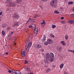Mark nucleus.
Masks as SVG:
<instances>
[{
  "mask_svg": "<svg viewBox=\"0 0 74 74\" xmlns=\"http://www.w3.org/2000/svg\"><path fill=\"white\" fill-rule=\"evenodd\" d=\"M46 59L47 60H49L50 62H52L53 61V58L51 57L50 54L47 53L46 54Z\"/></svg>",
  "mask_w": 74,
  "mask_h": 74,
  "instance_id": "obj_2",
  "label": "nucleus"
},
{
  "mask_svg": "<svg viewBox=\"0 0 74 74\" xmlns=\"http://www.w3.org/2000/svg\"><path fill=\"white\" fill-rule=\"evenodd\" d=\"M36 25L33 24L32 25V30H34V29H36Z\"/></svg>",
  "mask_w": 74,
  "mask_h": 74,
  "instance_id": "obj_14",
  "label": "nucleus"
},
{
  "mask_svg": "<svg viewBox=\"0 0 74 74\" xmlns=\"http://www.w3.org/2000/svg\"><path fill=\"white\" fill-rule=\"evenodd\" d=\"M68 51L69 52H72V50H68Z\"/></svg>",
  "mask_w": 74,
  "mask_h": 74,
  "instance_id": "obj_41",
  "label": "nucleus"
},
{
  "mask_svg": "<svg viewBox=\"0 0 74 74\" xmlns=\"http://www.w3.org/2000/svg\"><path fill=\"white\" fill-rule=\"evenodd\" d=\"M16 40V38H15L14 39V41H15Z\"/></svg>",
  "mask_w": 74,
  "mask_h": 74,
  "instance_id": "obj_62",
  "label": "nucleus"
},
{
  "mask_svg": "<svg viewBox=\"0 0 74 74\" xmlns=\"http://www.w3.org/2000/svg\"><path fill=\"white\" fill-rule=\"evenodd\" d=\"M28 74H32V73L30 72V73H28Z\"/></svg>",
  "mask_w": 74,
  "mask_h": 74,
  "instance_id": "obj_58",
  "label": "nucleus"
},
{
  "mask_svg": "<svg viewBox=\"0 0 74 74\" xmlns=\"http://www.w3.org/2000/svg\"><path fill=\"white\" fill-rule=\"evenodd\" d=\"M8 39L9 40H11V36H10L8 37Z\"/></svg>",
  "mask_w": 74,
  "mask_h": 74,
  "instance_id": "obj_38",
  "label": "nucleus"
},
{
  "mask_svg": "<svg viewBox=\"0 0 74 74\" xmlns=\"http://www.w3.org/2000/svg\"><path fill=\"white\" fill-rule=\"evenodd\" d=\"M1 21V18H0V22Z\"/></svg>",
  "mask_w": 74,
  "mask_h": 74,
  "instance_id": "obj_63",
  "label": "nucleus"
},
{
  "mask_svg": "<svg viewBox=\"0 0 74 74\" xmlns=\"http://www.w3.org/2000/svg\"><path fill=\"white\" fill-rule=\"evenodd\" d=\"M45 67H48V66H45Z\"/></svg>",
  "mask_w": 74,
  "mask_h": 74,
  "instance_id": "obj_60",
  "label": "nucleus"
},
{
  "mask_svg": "<svg viewBox=\"0 0 74 74\" xmlns=\"http://www.w3.org/2000/svg\"><path fill=\"white\" fill-rule=\"evenodd\" d=\"M2 14V12H0V15H1Z\"/></svg>",
  "mask_w": 74,
  "mask_h": 74,
  "instance_id": "obj_51",
  "label": "nucleus"
},
{
  "mask_svg": "<svg viewBox=\"0 0 74 74\" xmlns=\"http://www.w3.org/2000/svg\"><path fill=\"white\" fill-rule=\"evenodd\" d=\"M25 64H27V63H28V61H27L26 60H25Z\"/></svg>",
  "mask_w": 74,
  "mask_h": 74,
  "instance_id": "obj_36",
  "label": "nucleus"
},
{
  "mask_svg": "<svg viewBox=\"0 0 74 74\" xmlns=\"http://www.w3.org/2000/svg\"><path fill=\"white\" fill-rule=\"evenodd\" d=\"M14 44L15 45H16V43L15 42L14 43Z\"/></svg>",
  "mask_w": 74,
  "mask_h": 74,
  "instance_id": "obj_61",
  "label": "nucleus"
},
{
  "mask_svg": "<svg viewBox=\"0 0 74 74\" xmlns=\"http://www.w3.org/2000/svg\"><path fill=\"white\" fill-rule=\"evenodd\" d=\"M7 26V25L6 24V23H3L1 27H2V28H4V27H5Z\"/></svg>",
  "mask_w": 74,
  "mask_h": 74,
  "instance_id": "obj_13",
  "label": "nucleus"
},
{
  "mask_svg": "<svg viewBox=\"0 0 74 74\" xmlns=\"http://www.w3.org/2000/svg\"><path fill=\"white\" fill-rule=\"evenodd\" d=\"M64 17H61V19H64Z\"/></svg>",
  "mask_w": 74,
  "mask_h": 74,
  "instance_id": "obj_49",
  "label": "nucleus"
},
{
  "mask_svg": "<svg viewBox=\"0 0 74 74\" xmlns=\"http://www.w3.org/2000/svg\"><path fill=\"white\" fill-rule=\"evenodd\" d=\"M61 43L63 45H66V43H65V42H64V41H61Z\"/></svg>",
  "mask_w": 74,
  "mask_h": 74,
  "instance_id": "obj_22",
  "label": "nucleus"
},
{
  "mask_svg": "<svg viewBox=\"0 0 74 74\" xmlns=\"http://www.w3.org/2000/svg\"><path fill=\"white\" fill-rule=\"evenodd\" d=\"M64 66V64L63 63L61 64L60 66V69H62L63 67Z\"/></svg>",
  "mask_w": 74,
  "mask_h": 74,
  "instance_id": "obj_16",
  "label": "nucleus"
},
{
  "mask_svg": "<svg viewBox=\"0 0 74 74\" xmlns=\"http://www.w3.org/2000/svg\"><path fill=\"white\" fill-rule=\"evenodd\" d=\"M62 49V47H59V48H57V49L58 51L59 52H60L61 51V49Z\"/></svg>",
  "mask_w": 74,
  "mask_h": 74,
  "instance_id": "obj_20",
  "label": "nucleus"
},
{
  "mask_svg": "<svg viewBox=\"0 0 74 74\" xmlns=\"http://www.w3.org/2000/svg\"><path fill=\"white\" fill-rule=\"evenodd\" d=\"M65 1L66 2V3H67V2L68 1L67 0H65Z\"/></svg>",
  "mask_w": 74,
  "mask_h": 74,
  "instance_id": "obj_54",
  "label": "nucleus"
},
{
  "mask_svg": "<svg viewBox=\"0 0 74 74\" xmlns=\"http://www.w3.org/2000/svg\"><path fill=\"white\" fill-rule=\"evenodd\" d=\"M35 47L36 48H40L41 47V46L39 44H37L35 45Z\"/></svg>",
  "mask_w": 74,
  "mask_h": 74,
  "instance_id": "obj_4",
  "label": "nucleus"
},
{
  "mask_svg": "<svg viewBox=\"0 0 74 74\" xmlns=\"http://www.w3.org/2000/svg\"><path fill=\"white\" fill-rule=\"evenodd\" d=\"M73 2L70 1L68 3V4H69V5H71V4H73Z\"/></svg>",
  "mask_w": 74,
  "mask_h": 74,
  "instance_id": "obj_25",
  "label": "nucleus"
},
{
  "mask_svg": "<svg viewBox=\"0 0 74 74\" xmlns=\"http://www.w3.org/2000/svg\"><path fill=\"white\" fill-rule=\"evenodd\" d=\"M35 20H32V21H31L30 22V23H34V22H35Z\"/></svg>",
  "mask_w": 74,
  "mask_h": 74,
  "instance_id": "obj_28",
  "label": "nucleus"
},
{
  "mask_svg": "<svg viewBox=\"0 0 74 74\" xmlns=\"http://www.w3.org/2000/svg\"><path fill=\"white\" fill-rule=\"evenodd\" d=\"M29 21H27L26 24H27V23H29Z\"/></svg>",
  "mask_w": 74,
  "mask_h": 74,
  "instance_id": "obj_56",
  "label": "nucleus"
},
{
  "mask_svg": "<svg viewBox=\"0 0 74 74\" xmlns=\"http://www.w3.org/2000/svg\"><path fill=\"white\" fill-rule=\"evenodd\" d=\"M50 71H51V69L49 68H48L46 70V73H47L49 72Z\"/></svg>",
  "mask_w": 74,
  "mask_h": 74,
  "instance_id": "obj_18",
  "label": "nucleus"
},
{
  "mask_svg": "<svg viewBox=\"0 0 74 74\" xmlns=\"http://www.w3.org/2000/svg\"><path fill=\"white\" fill-rule=\"evenodd\" d=\"M32 43L31 42H30L28 44V47H31V46H32Z\"/></svg>",
  "mask_w": 74,
  "mask_h": 74,
  "instance_id": "obj_21",
  "label": "nucleus"
},
{
  "mask_svg": "<svg viewBox=\"0 0 74 74\" xmlns=\"http://www.w3.org/2000/svg\"><path fill=\"white\" fill-rule=\"evenodd\" d=\"M61 23H63V24H64V23H65V21H62L61 22Z\"/></svg>",
  "mask_w": 74,
  "mask_h": 74,
  "instance_id": "obj_46",
  "label": "nucleus"
},
{
  "mask_svg": "<svg viewBox=\"0 0 74 74\" xmlns=\"http://www.w3.org/2000/svg\"><path fill=\"white\" fill-rule=\"evenodd\" d=\"M39 7H40V8H41V10H43V6H42V5H40Z\"/></svg>",
  "mask_w": 74,
  "mask_h": 74,
  "instance_id": "obj_33",
  "label": "nucleus"
},
{
  "mask_svg": "<svg viewBox=\"0 0 74 74\" xmlns=\"http://www.w3.org/2000/svg\"><path fill=\"white\" fill-rule=\"evenodd\" d=\"M58 1L57 0H52L50 2V5L53 7L56 8L57 5Z\"/></svg>",
  "mask_w": 74,
  "mask_h": 74,
  "instance_id": "obj_1",
  "label": "nucleus"
},
{
  "mask_svg": "<svg viewBox=\"0 0 74 74\" xmlns=\"http://www.w3.org/2000/svg\"><path fill=\"white\" fill-rule=\"evenodd\" d=\"M6 53V55H8V53H7V52H6V53Z\"/></svg>",
  "mask_w": 74,
  "mask_h": 74,
  "instance_id": "obj_59",
  "label": "nucleus"
},
{
  "mask_svg": "<svg viewBox=\"0 0 74 74\" xmlns=\"http://www.w3.org/2000/svg\"><path fill=\"white\" fill-rule=\"evenodd\" d=\"M44 44L45 45H48L49 44L48 43V41L47 42H45L44 43Z\"/></svg>",
  "mask_w": 74,
  "mask_h": 74,
  "instance_id": "obj_27",
  "label": "nucleus"
},
{
  "mask_svg": "<svg viewBox=\"0 0 74 74\" xmlns=\"http://www.w3.org/2000/svg\"><path fill=\"white\" fill-rule=\"evenodd\" d=\"M12 74H16V71L15 70H12Z\"/></svg>",
  "mask_w": 74,
  "mask_h": 74,
  "instance_id": "obj_17",
  "label": "nucleus"
},
{
  "mask_svg": "<svg viewBox=\"0 0 74 74\" xmlns=\"http://www.w3.org/2000/svg\"><path fill=\"white\" fill-rule=\"evenodd\" d=\"M2 34L3 36H4L5 35V32L4 31H2Z\"/></svg>",
  "mask_w": 74,
  "mask_h": 74,
  "instance_id": "obj_32",
  "label": "nucleus"
},
{
  "mask_svg": "<svg viewBox=\"0 0 74 74\" xmlns=\"http://www.w3.org/2000/svg\"><path fill=\"white\" fill-rule=\"evenodd\" d=\"M52 67L55 68V65H53L52 66Z\"/></svg>",
  "mask_w": 74,
  "mask_h": 74,
  "instance_id": "obj_53",
  "label": "nucleus"
},
{
  "mask_svg": "<svg viewBox=\"0 0 74 74\" xmlns=\"http://www.w3.org/2000/svg\"><path fill=\"white\" fill-rule=\"evenodd\" d=\"M25 49L27 51V52H29V48L28 47V46H25Z\"/></svg>",
  "mask_w": 74,
  "mask_h": 74,
  "instance_id": "obj_19",
  "label": "nucleus"
},
{
  "mask_svg": "<svg viewBox=\"0 0 74 74\" xmlns=\"http://www.w3.org/2000/svg\"><path fill=\"white\" fill-rule=\"evenodd\" d=\"M40 52H44V50L43 49H41L40 50Z\"/></svg>",
  "mask_w": 74,
  "mask_h": 74,
  "instance_id": "obj_35",
  "label": "nucleus"
},
{
  "mask_svg": "<svg viewBox=\"0 0 74 74\" xmlns=\"http://www.w3.org/2000/svg\"><path fill=\"white\" fill-rule=\"evenodd\" d=\"M54 13L55 14H59L60 13V12H58L57 11H55L54 12Z\"/></svg>",
  "mask_w": 74,
  "mask_h": 74,
  "instance_id": "obj_34",
  "label": "nucleus"
},
{
  "mask_svg": "<svg viewBox=\"0 0 74 74\" xmlns=\"http://www.w3.org/2000/svg\"><path fill=\"white\" fill-rule=\"evenodd\" d=\"M29 28H31L32 29V25H29Z\"/></svg>",
  "mask_w": 74,
  "mask_h": 74,
  "instance_id": "obj_45",
  "label": "nucleus"
},
{
  "mask_svg": "<svg viewBox=\"0 0 74 74\" xmlns=\"http://www.w3.org/2000/svg\"><path fill=\"white\" fill-rule=\"evenodd\" d=\"M45 63H48V61H47V60H45Z\"/></svg>",
  "mask_w": 74,
  "mask_h": 74,
  "instance_id": "obj_44",
  "label": "nucleus"
},
{
  "mask_svg": "<svg viewBox=\"0 0 74 74\" xmlns=\"http://www.w3.org/2000/svg\"><path fill=\"white\" fill-rule=\"evenodd\" d=\"M44 1H47L48 0H43Z\"/></svg>",
  "mask_w": 74,
  "mask_h": 74,
  "instance_id": "obj_52",
  "label": "nucleus"
},
{
  "mask_svg": "<svg viewBox=\"0 0 74 74\" xmlns=\"http://www.w3.org/2000/svg\"><path fill=\"white\" fill-rule=\"evenodd\" d=\"M25 69L26 70H27L28 71H30V68H29L28 67H26L25 68Z\"/></svg>",
  "mask_w": 74,
  "mask_h": 74,
  "instance_id": "obj_26",
  "label": "nucleus"
},
{
  "mask_svg": "<svg viewBox=\"0 0 74 74\" xmlns=\"http://www.w3.org/2000/svg\"><path fill=\"white\" fill-rule=\"evenodd\" d=\"M47 42H48L49 44H52L53 41L51 39H49L47 40Z\"/></svg>",
  "mask_w": 74,
  "mask_h": 74,
  "instance_id": "obj_3",
  "label": "nucleus"
},
{
  "mask_svg": "<svg viewBox=\"0 0 74 74\" xmlns=\"http://www.w3.org/2000/svg\"><path fill=\"white\" fill-rule=\"evenodd\" d=\"M9 5L10 7H15L16 5V4L14 3L11 2L10 4Z\"/></svg>",
  "mask_w": 74,
  "mask_h": 74,
  "instance_id": "obj_6",
  "label": "nucleus"
},
{
  "mask_svg": "<svg viewBox=\"0 0 74 74\" xmlns=\"http://www.w3.org/2000/svg\"><path fill=\"white\" fill-rule=\"evenodd\" d=\"M50 36L51 37H53V38H54L55 37V36H53L52 34H50Z\"/></svg>",
  "mask_w": 74,
  "mask_h": 74,
  "instance_id": "obj_31",
  "label": "nucleus"
},
{
  "mask_svg": "<svg viewBox=\"0 0 74 74\" xmlns=\"http://www.w3.org/2000/svg\"><path fill=\"white\" fill-rule=\"evenodd\" d=\"M45 23H46L45 21L44 20H43V22H42L40 24L42 25V27H44V25L45 24Z\"/></svg>",
  "mask_w": 74,
  "mask_h": 74,
  "instance_id": "obj_7",
  "label": "nucleus"
},
{
  "mask_svg": "<svg viewBox=\"0 0 74 74\" xmlns=\"http://www.w3.org/2000/svg\"><path fill=\"white\" fill-rule=\"evenodd\" d=\"M56 27V25H52V28L53 29H54V28H55Z\"/></svg>",
  "mask_w": 74,
  "mask_h": 74,
  "instance_id": "obj_37",
  "label": "nucleus"
},
{
  "mask_svg": "<svg viewBox=\"0 0 74 74\" xmlns=\"http://www.w3.org/2000/svg\"><path fill=\"white\" fill-rule=\"evenodd\" d=\"M8 71L9 73H12V71H11L10 70H8Z\"/></svg>",
  "mask_w": 74,
  "mask_h": 74,
  "instance_id": "obj_42",
  "label": "nucleus"
},
{
  "mask_svg": "<svg viewBox=\"0 0 74 74\" xmlns=\"http://www.w3.org/2000/svg\"><path fill=\"white\" fill-rule=\"evenodd\" d=\"M26 42L27 43H30V42H30V40L29 39H27Z\"/></svg>",
  "mask_w": 74,
  "mask_h": 74,
  "instance_id": "obj_29",
  "label": "nucleus"
},
{
  "mask_svg": "<svg viewBox=\"0 0 74 74\" xmlns=\"http://www.w3.org/2000/svg\"><path fill=\"white\" fill-rule=\"evenodd\" d=\"M14 26H19V22L15 23L14 24Z\"/></svg>",
  "mask_w": 74,
  "mask_h": 74,
  "instance_id": "obj_15",
  "label": "nucleus"
},
{
  "mask_svg": "<svg viewBox=\"0 0 74 74\" xmlns=\"http://www.w3.org/2000/svg\"><path fill=\"white\" fill-rule=\"evenodd\" d=\"M13 18L14 19H18L19 18V15L17 14H14Z\"/></svg>",
  "mask_w": 74,
  "mask_h": 74,
  "instance_id": "obj_5",
  "label": "nucleus"
},
{
  "mask_svg": "<svg viewBox=\"0 0 74 74\" xmlns=\"http://www.w3.org/2000/svg\"><path fill=\"white\" fill-rule=\"evenodd\" d=\"M22 1V0H16V2L17 3H21Z\"/></svg>",
  "mask_w": 74,
  "mask_h": 74,
  "instance_id": "obj_12",
  "label": "nucleus"
},
{
  "mask_svg": "<svg viewBox=\"0 0 74 74\" xmlns=\"http://www.w3.org/2000/svg\"><path fill=\"white\" fill-rule=\"evenodd\" d=\"M38 16V15H37V14L35 15L34 16V18H36V17H37V16Z\"/></svg>",
  "mask_w": 74,
  "mask_h": 74,
  "instance_id": "obj_40",
  "label": "nucleus"
},
{
  "mask_svg": "<svg viewBox=\"0 0 74 74\" xmlns=\"http://www.w3.org/2000/svg\"><path fill=\"white\" fill-rule=\"evenodd\" d=\"M65 38L66 40H68L69 39V36L67 35H66L65 36Z\"/></svg>",
  "mask_w": 74,
  "mask_h": 74,
  "instance_id": "obj_24",
  "label": "nucleus"
},
{
  "mask_svg": "<svg viewBox=\"0 0 74 74\" xmlns=\"http://www.w3.org/2000/svg\"><path fill=\"white\" fill-rule=\"evenodd\" d=\"M34 30V32L35 34H37L38 31V28H36Z\"/></svg>",
  "mask_w": 74,
  "mask_h": 74,
  "instance_id": "obj_8",
  "label": "nucleus"
},
{
  "mask_svg": "<svg viewBox=\"0 0 74 74\" xmlns=\"http://www.w3.org/2000/svg\"><path fill=\"white\" fill-rule=\"evenodd\" d=\"M71 17H74V14H73L71 15Z\"/></svg>",
  "mask_w": 74,
  "mask_h": 74,
  "instance_id": "obj_43",
  "label": "nucleus"
},
{
  "mask_svg": "<svg viewBox=\"0 0 74 74\" xmlns=\"http://www.w3.org/2000/svg\"><path fill=\"white\" fill-rule=\"evenodd\" d=\"M50 55L52 57L54 58V55H53V53H51Z\"/></svg>",
  "mask_w": 74,
  "mask_h": 74,
  "instance_id": "obj_30",
  "label": "nucleus"
},
{
  "mask_svg": "<svg viewBox=\"0 0 74 74\" xmlns=\"http://www.w3.org/2000/svg\"><path fill=\"white\" fill-rule=\"evenodd\" d=\"M45 40H46V37L45 36H44L43 39H42V42H44L45 41Z\"/></svg>",
  "mask_w": 74,
  "mask_h": 74,
  "instance_id": "obj_11",
  "label": "nucleus"
},
{
  "mask_svg": "<svg viewBox=\"0 0 74 74\" xmlns=\"http://www.w3.org/2000/svg\"><path fill=\"white\" fill-rule=\"evenodd\" d=\"M31 20H32V18H29L28 21L29 22V21H31Z\"/></svg>",
  "mask_w": 74,
  "mask_h": 74,
  "instance_id": "obj_47",
  "label": "nucleus"
},
{
  "mask_svg": "<svg viewBox=\"0 0 74 74\" xmlns=\"http://www.w3.org/2000/svg\"><path fill=\"white\" fill-rule=\"evenodd\" d=\"M72 11L74 12V7L72 9Z\"/></svg>",
  "mask_w": 74,
  "mask_h": 74,
  "instance_id": "obj_48",
  "label": "nucleus"
},
{
  "mask_svg": "<svg viewBox=\"0 0 74 74\" xmlns=\"http://www.w3.org/2000/svg\"><path fill=\"white\" fill-rule=\"evenodd\" d=\"M64 74H68V73L67 72H64Z\"/></svg>",
  "mask_w": 74,
  "mask_h": 74,
  "instance_id": "obj_50",
  "label": "nucleus"
},
{
  "mask_svg": "<svg viewBox=\"0 0 74 74\" xmlns=\"http://www.w3.org/2000/svg\"><path fill=\"white\" fill-rule=\"evenodd\" d=\"M16 74H22L21 72L19 71H16Z\"/></svg>",
  "mask_w": 74,
  "mask_h": 74,
  "instance_id": "obj_23",
  "label": "nucleus"
},
{
  "mask_svg": "<svg viewBox=\"0 0 74 74\" xmlns=\"http://www.w3.org/2000/svg\"><path fill=\"white\" fill-rule=\"evenodd\" d=\"M8 3H11V0H7Z\"/></svg>",
  "mask_w": 74,
  "mask_h": 74,
  "instance_id": "obj_39",
  "label": "nucleus"
},
{
  "mask_svg": "<svg viewBox=\"0 0 74 74\" xmlns=\"http://www.w3.org/2000/svg\"><path fill=\"white\" fill-rule=\"evenodd\" d=\"M13 34V32H12L11 33H10V35H12Z\"/></svg>",
  "mask_w": 74,
  "mask_h": 74,
  "instance_id": "obj_55",
  "label": "nucleus"
},
{
  "mask_svg": "<svg viewBox=\"0 0 74 74\" xmlns=\"http://www.w3.org/2000/svg\"><path fill=\"white\" fill-rule=\"evenodd\" d=\"M72 52H73V53H74V50H72Z\"/></svg>",
  "mask_w": 74,
  "mask_h": 74,
  "instance_id": "obj_57",
  "label": "nucleus"
},
{
  "mask_svg": "<svg viewBox=\"0 0 74 74\" xmlns=\"http://www.w3.org/2000/svg\"><path fill=\"white\" fill-rule=\"evenodd\" d=\"M21 55L22 57H25V52L24 51H22L21 52Z\"/></svg>",
  "mask_w": 74,
  "mask_h": 74,
  "instance_id": "obj_9",
  "label": "nucleus"
},
{
  "mask_svg": "<svg viewBox=\"0 0 74 74\" xmlns=\"http://www.w3.org/2000/svg\"><path fill=\"white\" fill-rule=\"evenodd\" d=\"M68 22L71 24H73V23H74V21L72 20H69L68 21Z\"/></svg>",
  "mask_w": 74,
  "mask_h": 74,
  "instance_id": "obj_10",
  "label": "nucleus"
},
{
  "mask_svg": "<svg viewBox=\"0 0 74 74\" xmlns=\"http://www.w3.org/2000/svg\"><path fill=\"white\" fill-rule=\"evenodd\" d=\"M8 28H8V30H9V29H8Z\"/></svg>",
  "mask_w": 74,
  "mask_h": 74,
  "instance_id": "obj_64",
  "label": "nucleus"
}]
</instances>
